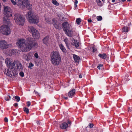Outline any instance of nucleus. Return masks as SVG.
Here are the masks:
<instances>
[{"mask_svg": "<svg viewBox=\"0 0 132 132\" xmlns=\"http://www.w3.org/2000/svg\"><path fill=\"white\" fill-rule=\"evenodd\" d=\"M45 19L46 20V22L47 23H50V21L49 19H48L47 18H45Z\"/></svg>", "mask_w": 132, "mask_h": 132, "instance_id": "nucleus-38", "label": "nucleus"}, {"mask_svg": "<svg viewBox=\"0 0 132 132\" xmlns=\"http://www.w3.org/2000/svg\"><path fill=\"white\" fill-rule=\"evenodd\" d=\"M88 127L90 128H92L93 126L94 125L92 123H89L88 125Z\"/></svg>", "mask_w": 132, "mask_h": 132, "instance_id": "nucleus-33", "label": "nucleus"}, {"mask_svg": "<svg viewBox=\"0 0 132 132\" xmlns=\"http://www.w3.org/2000/svg\"><path fill=\"white\" fill-rule=\"evenodd\" d=\"M4 121L6 122H7L8 121V119L6 117H5L4 119Z\"/></svg>", "mask_w": 132, "mask_h": 132, "instance_id": "nucleus-41", "label": "nucleus"}, {"mask_svg": "<svg viewBox=\"0 0 132 132\" xmlns=\"http://www.w3.org/2000/svg\"><path fill=\"white\" fill-rule=\"evenodd\" d=\"M5 99L6 101H9L11 99V97L10 95H7V96L5 97Z\"/></svg>", "mask_w": 132, "mask_h": 132, "instance_id": "nucleus-25", "label": "nucleus"}, {"mask_svg": "<svg viewBox=\"0 0 132 132\" xmlns=\"http://www.w3.org/2000/svg\"><path fill=\"white\" fill-rule=\"evenodd\" d=\"M5 24L2 26L1 27L0 31L4 35H8L11 33V30L9 28L11 23L10 24L4 23Z\"/></svg>", "mask_w": 132, "mask_h": 132, "instance_id": "nucleus-9", "label": "nucleus"}, {"mask_svg": "<svg viewBox=\"0 0 132 132\" xmlns=\"http://www.w3.org/2000/svg\"><path fill=\"white\" fill-rule=\"evenodd\" d=\"M37 124H38V125H39V121H37Z\"/></svg>", "mask_w": 132, "mask_h": 132, "instance_id": "nucleus-51", "label": "nucleus"}, {"mask_svg": "<svg viewBox=\"0 0 132 132\" xmlns=\"http://www.w3.org/2000/svg\"><path fill=\"white\" fill-rule=\"evenodd\" d=\"M11 44H8L5 40H0V49L4 50L7 49L9 46H10Z\"/></svg>", "mask_w": 132, "mask_h": 132, "instance_id": "nucleus-11", "label": "nucleus"}, {"mask_svg": "<svg viewBox=\"0 0 132 132\" xmlns=\"http://www.w3.org/2000/svg\"><path fill=\"white\" fill-rule=\"evenodd\" d=\"M128 27L126 26H124L122 29L123 32H127L128 31Z\"/></svg>", "mask_w": 132, "mask_h": 132, "instance_id": "nucleus-22", "label": "nucleus"}, {"mask_svg": "<svg viewBox=\"0 0 132 132\" xmlns=\"http://www.w3.org/2000/svg\"><path fill=\"white\" fill-rule=\"evenodd\" d=\"M26 18L28 22L30 23L36 24L39 22V17L35 15L31 11L28 12L26 15Z\"/></svg>", "mask_w": 132, "mask_h": 132, "instance_id": "nucleus-6", "label": "nucleus"}, {"mask_svg": "<svg viewBox=\"0 0 132 132\" xmlns=\"http://www.w3.org/2000/svg\"><path fill=\"white\" fill-rule=\"evenodd\" d=\"M115 0H112V2H113V3H114L115 2Z\"/></svg>", "mask_w": 132, "mask_h": 132, "instance_id": "nucleus-50", "label": "nucleus"}, {"mask_svg": "<svg viewBox=\"0 0 132 132\" xmlns=\"http://www.w3.org/2000/svg\"><path fill=\"white\" fill-rule=\"evenodd\" d=\"M32 53H29L27 55L24 54L23 55V58L27 61H29L32 59Z\"/></svg>", "mask_w": 132, "mask_h": 132, "instance_id": "nucleus-14", "label": "nucleus"}, {"mask_svg": "<svg viewBox=\"0 0 132 132\" xmlns=\"http://www.w3.org/2000/svg\"><path fill=\"white\" fill-rule=\"evenodd\" d=\"M34 92H35V93L36 94H38V93L36 91H35V90H34Z\"/></svg>", "mask_w": 132, "mask_h": 132, "instance_id": "nucleus-47", "label": "nucleus"}, {"mask_svg": "<svg viewBox=\"0 0 132 132\" xmlns=\"http://www.w3.org/2000/svg\"><path fill=\"white\" fill-rule=\"evenodd\" d=\"M34 56L36 59H38V58L39 56L37 53H36L34 54Z\"/></svg>", "mask_w": 132, "mask_h": 132, "instance_id": "nucleus-34", "label": "nucleus"}, {"mask_svg": "<svg viewBox=\"0 0 132 132\" xmlns=\"http://www.w3.org/2000/svg\"><path fill=\"white\" fill-rule=\"evenodd\" d=\"M65 44H66V46H67V48L69 49V42H67V43H65Z\"/></svg>", "mask_w": 132, "mask_h": 132, "instance_id": "nucleus-37", "label": "nucleus"}, {"mask_svg": "<svg viewBox=\"0 0 132 132\" xmlns=\"http://www.w3.org/2000/svg\"><path fill=\"white\" fill-rule=\"evenodd\" d=\"M69 125H70L71 124V121H70L69 120H68L67 121V123Z\"/></svg>", "mask_w": 132, "mask_h": 132, "instance_id": "nucleus-40", "label": "nucleus"}, {"mask_svg": "<svg viewBox=\"0 0 132 132\" xmlns=\"http://www.w3.org/2000/svg\"><path fill=\"white\" fill-rule=\"evenodd\" d=\"M29 31L32 34V36L36 39H38L40 37V34L38 31L33 27L29 26L28 27Z\"/></svg>", "mask_w": 132, "mask_h": 132, "instance_id": "nucleus-10", "label": "nucleus"}, {"mask_svg": "<svg viewBox=\"0 0 132 132\" xmlns=\"http://www.w3.org/2000/svg\"><path fill=\"white\" fill-rule=\"evenodd\" d=\"M131 0H127V1L130 2L131 1Z\"/></svg>", "mask_w": 132, "mask_h": 132, "instance_id": "nucleus-55", "label": "nucleus"}, {"mask_svg": "<svg viewBox=\"0 0 132 132\" xmlns=\"http://www.w3.org/2000/svg\"><path fill=\"white\" fill-rule=\"evenodd\" d=\"M98 56L101 58L102 59H106V55L105 54H99Z\"/></svg>", "mask_w": 132, "mask_h": 132, "instance_id": "nucleus-20", "label": "nucleus"}, {"mask_svg": "<svg viewBox=\"0 0 132 132\" xmlns=\"http://www.w3.org/2000/svg\"><path fill=\"white\" fill-rule=\"evenodd\" d=\"M51 61L54 65H59L61 62V57L59 52L53 51L51 52L50 55Z\"/></svg>", "mask_w": 132, "mask_h": 132, "instance_id": "nucleus-3", "label": "nucleus"}, {"mask_svg": "<svg viewBox=\"0 0 132 132\" xmlns=\"http://www.w3.org/2000/svg\"><path fill=\"white\" fill-rule=\"evenodd\" d=\"M78 3V1L77 0H76L74 2V4H77Z\"/></svg>", "mask_w": 132, "mask_h": 132, "instance_id": "nucleus-43", "label": "nucleus"}, {"mask_svg": "<svg viewBox=\"0 0 132 132\" xmlns=\"http://www.w3.org/2000/svg\"><path fill=\"white\" fill-rule=\"evenodd\" d=\"M5 61L8 69L19 70H21L23 69L22 65L17 60L13 61L10 58H7L5 59Z\"/></svg>", "mask_w": 132, "mask_h": 132, "instance_id": "nucleus-2", "label": "nucleus"}, {"mask_svg": "<svg viewBox=\"0 0 132 132\" xmlns=\"http://www.w3.org/2000/svg\"><path fill=\"white\" fill-rule=\"evenodd\" d=\"M52 3L55 5L58 6L59 5V3L56 0H52Z\"/></svg>", "mask_w": 132, "mask_h": 132, "instance_id": "nucleus-24", "label": "nucleus"}, {"mask_svg": "<svg viewBox=\"0 0 132 132\" xmlns=\"http://www.w3.org/2000/svg\"><path fill=\"white\" fill-rule=\"evenodd\" d=\"M53 24L55 27L57 29H60L61 28L60 25L59 23L57 22L56 19H53L52 20Z\"/></svg>", "mask_w": 132, "mask_h": 132, "instance_id": "nucleus-13", "label": "nucleus"}, {"mask_svg": "<svg viewBox=\"0 0 132 132\" xmlns=\"http://www.w3.org/2000/svg\"><path fill=\"white\" fill-rule=\"evenodd\" d=\"M73 57L75 61L77 62L79 61L80 58L78 56L75 54H73Z\"/></svg>", "mask_w": 132, "mask_h": 132, "instance_id": "nucleus-21", "label": "nucleus"}, {"mask_svg": "<svg viewBox=\"0 0 132 132\" xmlns=\"http://www.w3.org/2000/svg\"><path fill=\"white\" fill-rule=\"evenodd\" d=\"M96 18L97 20L99 21H101L102 19V17L101 16H97Z\"/></svg>", "mask_w": 132, "mask_h": 132, "instance_id": "nucleus-28", "label": "nucleus"}, {"mask_svg": "<svg viewBox=\"0 0 132 132\" xmlns=\"http://www.w3.org/2000/svg\"><path fill=\"white\" fill-rule=\"evenodd\" d=\"M88 21L89 22H92V20L91 19H88Z\"/></svg>", "mask_w": 132, "mask_h": 132, "instance_id": "nucleus-45", "label": "nucleus"}, {"mask_svg": "<svg viewBox=\"0 0 132 132\" xmlns=\"http://www.w3.org/2000/svg\"><path fill=\"white\" fill-rule=\"evenodd\" d=\"M121 0L123 2H124L125 1H126V0Z\"/></svg>", "mask_w": 132, "mask_h": 132, "instance_id": "nucleus-52", "label": "nucleus"}, {"mask_svg": "<svg viewBox=\"0 0 132 132\" xmlns=\"http://www.w3.org/2000/svg\"><path fill=\"white\" fill-rule=\"evenodd\" d=\"M126 80L127 81H129V78H126Z\"/></svg>", "mask_w": 132, "mask_h": 132, "instance_id": "nucleus-49", "label": "nucleus"}, {"mask_svg": "<svg viewBox=\"0 0 132 132\" xmlns=\"http://www.w3.org/2000/svg\"><path fill=\"white\" fill-rule=\"evenodd\" d=\"M96 2L98 6H102L101 2L100 0H96Z\"/></svg>", "mask_w": 132, "mask_h": 132, "instance_id": "nucleus-26", "label": "nucleus"}, {"mask_svg": "<svg viewBox=\"0 0 132 132\" xmlns=\"http://www.w3.org/2000/svg\"><path fill=\"white\" fill-rule=\"evenodd\" d=\"M18 52V50H12L11 51V54L13 55H16Z\"/></svg>", "mask_w": 132, "mask_h": 132, "instance_id": "nucleus-23", "label": "nucleus"}, {"mask_svg": "<svg viewBox=\"0 0 132 132\" xmlns=\"http://www.w3.org/2000/svg\"><path fill=\"white\" fill-rule=\"evenodd\" d=\"M14 19L15 20L16 23L18 25L23 26L25 22L24 17L21 15L16 14L14 15Z\"/></svg>", "mask_w": 132, "mask_h": 132, "instance_id": "nucleus-7", "label": "nucleus"}, {"mask_svg": "<svg viewBox=\"0 0 132 132\" xmlns=\"http://www.w3.org/2000/svg\"><path fill=\"white\" fill-rule=\"evenodd\" d=\"M64 42H65V43L68 42V39L67 38H65L64 40Z\"/></svg>", "mask_w": 132, "mask_h": 132, "instance_id": "nucleus-42", "label": "nucleus"}, {"mask_svg": "<svg viewBox=\"0 0 132 132\" xmlns=\"http://www.w3.org/2000/svg\"><path fill=\"white\" fill-rule=\"evenodd\" d=\"M68 126L69 127L70 126H68V124L65 122L62 123L60 125L61 128L64 129H66Z\"/></svg>", "mask_w": 132, "mask_h": 132, "instance_id": "nucleus-17", "label": "nucleus"}, {"mask_svg": "<svg viewBox=\"0 0 132 132\" xmlns=\"http://www.w3.org/2000/svg\"><path fill=\"white\" fill-rule=\"evenodd\" d=\"M7 0H3L4 2L6 1ZM12 3L14 5L17 4L19 7L22 8L26 7L28 9H30L31 7V6L29 2L27 0H10Z\"/></svg>", "mask_w": 132, "mask_h": 132, "instance_id": "nucleus-5", "label": "nucleus"}, {"mask_svg": "<svg viewBox=\"0 0 132 132\" xmlns=\"http://www.w3.org/2000/svg\"><path fill=\"white\" fill-rule=\"evenodd\" d=\"M27 106L29 107L31 105V102L30 101L27 102Z\"/></svg>", "mask_w": 132, "mask_h": 132, "instance_id": "nucleus-39", "label": "nucleus"}, {"mask_svg": "<svg viewBox=\"0 0 132 132\" xmlns=\"http://www.w3.org/2000/svg\"><path fill=\"white\" fill-rule=\"evenodd\" d=\"M76 22L78 24H79L81 22V19L80 18H78L76 20Z\"/></svg>", "mask_w": 132, "mask_h": 132, "instance_id": "nucleus-29", "label": "nucleus"}, {"mask_svg": "<svg viewBox=\"0 0 132 132\" xmlns=\"http://www.w3.org/2000/svg\"><path fill=\"white\" fill-rule=\"evenodd\" d=\"M43 41L44 43L46 45H48L49 43V39L48 36H46L43 39Z\"/></svg>", "mask_w": 132, "mask_h": 132, "instance_id": "nucleus-18", "label": "nucleus"}, {"mask_svg": "<svg viewBox=\"0 0 132 132\" xmlns=\"http://www.w3.org/2000/svg\"><path fill=\"white\" fill-rule=\"evenodd\" d=\"M76 90L74 89H72L68 93V95L69 97L72 98L75 93Z\"/></svg>", "mask_w": 132, "mask_h": 132, "instance_id": "nucleus-16", "label": "nucleus"}, {"mask_svg": "<svg viewBox=\"0 0 132 132\" xmlns=\"http://www.w3.org/2000/svg\"><path fill=\"white\" fill-rule=\"evenodd\" d=\"M71 40L72 42V44L73 46H75L76 48L79 46V43L78 40H75L73 38L71 39Z\"/></svg>", "mask_w": 132, "mask_h": 132, "instance_id": "nucleus-15", "label": "nucleus"}, {"mask_svg": "<svg viewBox=\"0 0 132 132\" xmlns=\"http://www.w3.org/2000/svg\"><path fill=\"white\" fill-rule=\"evenodd\" d=\"M59 46L61 50L63 52L65 53H66V50L62 44H61L60 45H59Z\"/></svg>", "mask_w": 132, "mask_h": 132, "instance_id": "nucleus-19", "label": "nucleus"}, {"mask_svg": "<svg viewBox=\"0 0 132 132\" xmlns=\"http://www.w3.org/2000/svg\"><path fill=\"white\" fill-rule=\"evenodd\" d=\"M34 66V64L31 62H30L29 63V65L28 68L30 69H31Z\"/></svg>", "mask_w": 132, "mask_h": 132, "instance_id": "nucleus-30", "label": "nucleus"}, {"mask_svg": "<svg viewBox=\"0 0 132 132\" xmlns=\"http://www.w3.org/2000/svg\"><path fill=\"white\" fill-rule=\"evenodd\" d=\"M103 66V65L101 64H99L98 66L97 67V68L98 69H100V67H102Z\"/></svg>", "mask_w": 132, "mask_h": 132, "instance_id": "nucleus-32", "label": "nucleus"}, {"mask_svg": "<svg viewBox=\"0 0 132 132\" xmlns=\"http://www.w3.org/2000/svg\"><path fill=\"white\" fill-rule=\"evenodd\" d=\"M19 74L22 77H23L24 76V73L23 72H21Z\"/></svg>", "mask_w": 132, "mask_h": 132, "instance_id": "nucleus-36", "label": "nucleus"}, {"mask_svg": "<svg viewBox=\"0 0 132 132\" xmlns=\"http://www.w3.org/2000/svg\"><path fill=\"white\" fill-rule=\"evenodd\" d=\"M75 7H77V4L75 5Z\"/></svg>", "mask_w": 132, "mask_h": 132, "instance_id": "nucleus-53", "label": "nucleus"}, {"mask_svg": "<svg viewBox=\"0 0 132 132\" xmlns=\"http://www.w3.org/2000/svg\"><path fill=\"white\" fill-rule=\"evenodd\" d=\"M97 50V49L96 48H95V47H93V52L94 53V52H95Z\"/></svg>", "mask_w": 132, "mask_h": 132, "instance_id": "nucleus-35", "label": "nucleus"}, {"mask_svg": "<svg viewBox=\"0 0 132 132\" xmlns=\"http://www.w3.org/2000/svg\"><path fill=\"white\" fill-rule=\"evenodd\" d=\"M63 28L66 34L69 37H72L73 31L70 29L69 25L67 22H64L62 24Z\"/></svg>", "mask_w": 132, "mask_h": 132, "instance_id": "nucleus-8", "label": "nucleus"}, {"mask_svg": "<svg viewBox=\"0 0 132 132\" xmlns=\"http://www.w3.org/2000/svg\"><path fill=\"white\" fill-rule=\"evenodd\" d=\"M15 99L16 100V101L17 102H18L20 101V98L18 96H15Z\"/></svg>", "mask_w": 132, "mask_h": 132, "instance_id": "nucleus-31", "label": "nucleus"}, {"mask_svg": "<svg viewBox=\"0 0 132 132\" xmlns=\"http://www.w3.org/2000/svg\"><path fill=\"white\" fill-rule=\"evenodd\" d=\"M63 97L65 99V100H67L68 98L67 97H65L64 96H63Z\"/></svg>", "mask_w": 132, "mask_h": 132, "instance_id": "nucleus-46", "label": "nucleus"}, {"mask_svg": "<svg viewBox=\"0 0 132 132\" xmlns=\"http://www.w3.org/2000/svg\"><path fill=\"white\" fill-rule=\"evenodd\" d=\"M79 78H82V76L81 75H79Z\"/></svg>", "mask_w": 132, "mask_h": 132, "instance_id": "nucleus-48", "label": "nucleus"}, {"mask_svg": "<svg viewBox=\"0 0 132 132\" xmlns=\"http://www.w3.org/2000/svg\"><path fill=\"white\" fill-rule=\"evenodd\" d=\"M102 1L104 2L105 0H102Z\"/></svg>", "mask_w": 132, "mask_h": 132, "instance_id": "nucleus-54", "label": "nucleus"}, {"mask_svg": "<svg viewBox=\"0 0 132 132\" xmlns=\"http://www.w3.org/2000/svg\"><path fill=\"white\" fill-rule=\"evenodd\" d=\"M16 44L21 48L22 52L29 51L32 47L37 48L38 44L32 38H29L26 40L20 39L17 42Z\"/></svg>", "mask_w": 132, "mask_h": 132, "instance_id": "nucleus-1", "label": "nucleus"}, {"mask_svg": "<svg viewBox=\"0 0 132 132\" xmlns=\"http://www.w3.org/2000/svg\"><path fill=\"white\" fill-rule=\"evenodd\" d=\"M14 105L15 107H17L18 106V104L17 103H15L14 104Z\"/></svg>", "mask_w": 132, "mask_h": 132, "instance_id": "nucleus-44", "label": "nucleus"}, {"mask_svg": "<svg viewBox=\"0 0 132 132\" xmlns=\"http://www.w3.org/2000/svg\"><path fill=\"white\" fill-rule=\"evenodd\" d=\"M4 14L5 16L3 18V22L4 23L10 24H11L10 20L12 16V14L11 13V9L8 6H4Z\"/></svg>", "mask_w": 132, "mask_h": 132, "instance_id": "nucleus-4", "label": "nucleus"}, {"mask_svg": "<svg viewBox=\"0 0 132 132\" xmlns=\"http://www.w3.org/2000/svg\"><path fill=\"white\" fill-rule=\"evenodd\" d=\"M4 73L9 77H14L15 76V73L13 69H8L7 70H5Z\"/></svg>", "mask_w": 132, "mask_h": 132, "instance_id": "nucleus-12", "label": "nucleus"}, {"mask_svg": "<svg viewBox=\"0 0 132 132\" xmlns=\"http://www.w3.org/2000/svg\"><path fill=\"white\" fill-rule=\"evenodd\" d=\"M23 110L27 114H28L29 113V110L28 108L25 107L23 108Z\"/></svg>", "mask_w": 132, "mask_h": 132, "instance_id": "nucleus-27", "label": "nucleus"}]
</instances>
